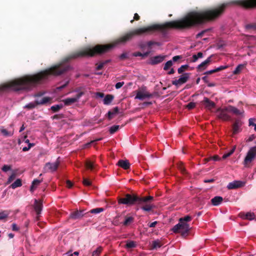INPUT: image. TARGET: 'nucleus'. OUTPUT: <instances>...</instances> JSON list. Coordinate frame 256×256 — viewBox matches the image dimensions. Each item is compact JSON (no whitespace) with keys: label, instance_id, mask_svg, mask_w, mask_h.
I'll list each match as a JSON object with an SVG mask.
<instances>
[{"label":"nucleus","instance_id":"29","mask_svg":"<svg viewBox=\"0 0 256 256\" xmlns=\"http://www.w3.org/2000/svg\"><path fill=\"white\" fill-rule=\"evenodd\" d=\"M0 130L1 132H2V134L4 136H12L13 134H14V132H10V131L9 132L8 130H6V129H4V128H2V129H0Z\"/></svg>","mask_w":256,"mask_h":256},{"label":"nucleus","instance_id":"37","mask_svg":"<svg viewBox=\"0 0 256 256\" xmlns=\"http://www.w3.org/2000/svg\"><path fill=\"white\" fill-rule=\"evenodd\" d=\"M118 112V108H114V111L113 112H112L110 111H109L108 112V118L110 120V119H112V115H114V114H116L117 112Z\"/></svg>","mask_w":256,"mask_h":256},{"label":"nucleus","instance_id":"61","mask_svg":"<svg viewBox=\"0 0 256 256\" xmlns=\"http://www.w3.org/2000/svg\"><path fill=\"white\" fill-rule=\"evenodd\" d=\"M182 58V56H174L172 58V60L174 62H176L179 59L181 58Z\"/></svg>","mask_w":256,"mask_h":256},{"label":"nucleus","instance_id":"55","mask_svg":"<svg viewBox=\"0 0 256 256\" xmlns=\"http://www.w3.org/2000/svg\"><path fill=\"white\" fill-rule=\"evenodd\" d=\"M12 230L14 231H18L19 230V228L18 226L16 224H12Z\"/></svg>","mask_w":256,"mask_h":256},{"label":"nucleus","instance_id":"27","mask_svg":"<svg viewBox=\"0 0 256 256\" xmlns=\"http://www.w3.org/2000/svg\"><path fill=\"white\" fill-rule=\"evenodd\" d=\"M41 181L38 180H34L31 186L30 187V191L32 192H33L34 190L38 186V184L40 183Z\"/></svg>","mask_w":256,"mask_h":256},{"label":"nucleus","instance_id":"41","mask_svg":"<svg viewBox=\"0 0 256 256\" xmlns=\"http://www.w3.org/2000/svg\"><path fill=\"white\" fill-rule=\"evenodd\" d=\"M62 106L55 105V106H52L51 107V110L53 112H58V110H59L62 108Z\"/></svg>","mask_w":256,"mask_h":256},{"label":"nucleus","instance_id":"14","mask_svg":"<svg viewBox=\"0 0 256 256\" xmlns=\"http://www.w3.org/2000/svg\"><path fill=\"white\" fill-rule=\"evenodd\" d=\"M245 182L242 181L236 180L230 182L228 185V188L230 190L234 189L244 186Z\"/></svg>","mask_w":256,"mask_h":256},{"label":"nucleus","instance_id":"45","mask_svg":"<svg viewBox=\"0 0 256 256\" xmlns=\"http://www.w3.org/2000/svg\"><path fill=\"white\" fill-rule=\"evenodd\" d=\"M228 68V65L221 66H219L218 68H216V72H218L221 71L222 70H225Z\"/></svg>","mask_w":256,"mask_h":256},{"label":"nucleus","instance_id":"9","mask_svg":"<svg viewBox=\"0 0 256 256\" xmlns=\"http://www.w3.org/2000/svg\"><path fill=\"white\" fill-rule=\"evenodd\" d=\"M189 78V74L185 73L184 74L180 76V78L178 80H176L172 82V84L178 86H180L186 83Z\"/></svg>","mask_w":256,"mask_h":256},{"label":"nucleus","instance_id":"7","mask_svg":"<svg viewBox=\"0 0 256 256\" xmlns=\"http://www.w3.org/2000/svg\"><path fill=\"white\" fill-rule=\"evenodd\" d=\"M135 99L143 100L145 98H150L152 94L147 91L146 87H142L136 91Z\"/></svg>","mask_w":256,"mask_h":256},{"label":"nucleus","instance_id":"1","mask_svg":"<svg viewBox=\"0 0 256 256\" xmlns=\"http://www.w3.org/2000/svg\"><path fill=\"white\" fill-rule=\"evenodd\" d=\"M227 6L226 4H222L214 8L191 12L184 18L178 20L167 22L161 25L154 24L146 27L138 28L130 32L134 36L142 35L156 30L190 28L218 18L224 12Z\"/></svg>","mask_w":256,"mask_h":256},{"label":"nucleus","instance_id":"17","mask_svg":"<svg viewBox=\"0 0 256 256\" xmlns=\"http://www.w3.org/2000/svg\"><path fill=\"white\" fill-rule=\"evenodd\" d=\"M59 164L60 162L58 160L54 163H47L46 164V168L52 172H54L58 168Z\"/></svg>","mask_w":256,"mask_h":256},{"label":"nucleus","instance_id":"21","mask_svg":"<svg viewBox=\"0 0 256 256\" xmlns=\"http://www.w3.org/2000/svg\"><path fill=\"white\" fill-rule=\"evenodd\" d=\"M85 166L86 170L92 171L96 168V164L94 162L90 160H87L85 163Z\"/></svg>","mask_w":256,"mask_h":256},{"label":"nucleus","instance_id":"11","mask_svg":"<svg viewBox=\"0 0 256 256\" xmlns=\"http://www.w3.org/2000/svg\"><path fill=\"white\" fill-rule=\"evenodd\" d=\"M132 37L133 36L131 32H130L125 34L124 35L122 36L119 38L118 39H117L115 42V44H118L120 43H124L127 41L131 40Z\"/></svg>","mask_w":256,"mask_h":256},{"label":"nucleus","instance_id":"18","mask_svg":"<svg viewBox=\"0 0 256 256\" xmlns=\"http://www.w3.org/2000/svg\"><path fill=\"white\" fill-rule=\"evenodd\" d=\"M240 216L242 219L248 220H252L255 218L254 214L251 212H248L246 213L241 212L240 214Z\"/></svg>","mask_w":256,"mask_h":256},{"label":"nucleus","instance_id":"19","mask_svg":"<svg viewBox=\"0 0 256 256\" xmlns=\"http://www.w3.org/2000/svg\"><path fill=\"white\" fill-rule=\"evenodd\" d=\"M165 58L164 56H158L152 57L150 60V64H156L162 62Z\"/></svg>","mask_w":256,"mask_h":256},{"label":"nucleus","instance_id":"57","mask_svg":"<svg viewBox=\"0 0 256 256\" xmlns=\"http://www.w3.org/2000/svg\"><path fill=\"white\" fill-rule=\"evenodd\" d=\"M96 98H102L104 96V94L102 92H97L95 94Z\"/></svg>","mask_w":256,"mask_h":256},{"label":"nucleus","instance_id":"62","mask_svg":"<svg viewBox=\"0 0 256 256\" xmlns=\"http://www.w3.org/2000/svg\"><path fill=\"white\" fill-rule=\"evenodd\" d=\"M216 68L214 69V70H208V71H207L205 74H211L214 72H216Z\"/></svg>","mask_w":256,"mask_h":256},{"label":"nucleus","instance_id":"51","mask_svg":"<svg viewBox=\"0 0 256 256\" xmlns=\"http://www.w3.org/2000/svg\"><path fill=\"white\" fill-rule=\"evenodd\" d=\"M140 19V16L137 13H136L134 14V19L130 20V22L132 23L134 20H138Z\"/></svg>","mask_w":256,"mask_h":256},{"label":"nucleus","instance_id":"58","mask_svg":"<svg viewBox=\"0 0 256 256\" xmlns=\"http://www.w3.org/2000/svg\"><path fill=\"white\" fill-rule=\"evenodd\" d=\"M128 58L127 54L126 53H123L120 56V58L121 60H124L125 58Z\"/></svg>","mask_w":256,"mask_h":256},{"label":"nucleus","instance_id":"63","mask_svg":"<svg viewBox=\"0 0 256 256\" xmlns=\"http://www.w3.org/2000/svg\"><path fill=\"white\" fill-rule=\"evenodd\" d=\"M15 178L14 174H12L8 179V182H10Z\"/></svg>","mask_w":256,"mask_h":256},{"label":"nucleus","instance_id":"32","mask_svg":"<svg viewBox=\"0 0 256 256\" xmlns=\"http://www.w3.org/2000/svg\"><path fill=\"white\" fill-rule=\"evenodd\" d=\"M9 214L10 212L8 210L0 211V220L6 218Z\"/></svg>","mask_w":256,"mask_h":256},{"label":"nucleus","instance_id":"5","mask_svg":"<svg viewBox=\"0 0 256 256\" xmlns=\"http://www.w3.org/2000/svg\"><path fill=\"white\" fill-rule=\"evenodd\" d=\"M152 196L138 197L135 195H131L130 194H126L125 197L120 198L118 199V202L119 204H122L127 205H133L136 202H146L148 198H152Z\"/></svg>","mask_w":256,"mask_h":256},{"label":"nucleus","instance_id":"36","mask_svg":"<svg viewBox=\"0 0 256 256\" xmlns=\"http://www.w3.org/2000/svg\"><path fill=\"white\" fill-rule=\"evenodd\" d=\"M172 65V60L168 61L164 64V70H168Z\"/></svg>","mask_w":256,"mask_h":256},{"label":"nucleus","instance_id":"4","mask_svg":"<svg viewBox=\"0 0 256 256\" xmlns=\"http://www.w3.org/2000/svg\"><path fill=\"white\" fill-rule=\"evenodd\" d=\"M192 219V217L189 216L180 218L178 224L172 228V231L174 233H180L182 236H186L190 230L187 222L191 221Z\"/></svg>","mask_w":256,"mask_h":256},{"label":"nucleus","instance_id":"20","mask_svg":"<svg viewBox=\"0 0 256 256\" xmlns=\"http://www.w3.org/2000/svg\"><path fill=\"white\" fill-rule=\"evenodd\" d=\"M203 103L204 104L208 110H211L215 107V104L213 102L210 101L207 98H204L203 100Z\"/></svg>","mask_w":256,"mask_h":256},{"label":"nucleus","instance_id":"22","mask_svg":"<svg viewBox=\"0 0 256 256\" xmlns=\"http://www.w3.org/2000/svg\"><path fill=\"white\" fill-rule=\"evenodd\" d=\"M118 165L124 170L128 169L130 166V164L127 160H120L118 162Z\"/></svg>","mask_w":256,"mask_h":256},{"label":"nucleus","instance_id":"48","mask_svg":"<svg viewBox=\"0 0 256 256\" xmlns=\"http://www.w3.org/2000/svg\"><path fill=\"white\" fill-rule=\"evenodd\" d=\"M234 150L235 148H234L232 150H231V151L230 152L224 154L222 156L223 158H226L228 156H230L234 152Z\"/></svg>","mask_w":256,"mask_h":256},{"label":"nucleus","instance_id":"34","mask_svg":"<svg viewBox=\"0 0 256 256\" xmlns=\"http://www.w3.org/2000/svg\"><path fill=\"white\" fill-rule=\"evenodd\" d=\"M162 246L160 242L158 240H154L152 242V248H159Z\"/></svg>","mask_w":256,"mask_h":256},{"label":"nucleus","instance_id":"52","mask_svg":"<svg viewBox=\"0 0 256 256\" xmlns=\"http://www.w3.org/2000/svg\"><path fill=\"white\" fill-rule=\"evenodd\" d=\"M256 122V119L254 118H251L249 119V126H252L256 124L255 122Z\"/></svg>","mask_w":256,"mask_h":256},{"label":"nucleus","instance_id":"56","mask_svg":"<svg viewBox=\"0 0 256 256\" xmlns=\"http://www.w3.org/2000/svg\"><path fill=\"white\" fill-rule=\"evenodd\" d=\"M34 146V144H28V147H24V148H22V150H23L24 152L28 151V150H29L30 148H31L32 146Z\"/></svg>","mask_w":256,"mask_h":256},{"label":"nucleus","instance_id":"39","mask_svg":"<svg viewBox=\"0 0 256 256\" xmlns=\"http://www.w3.org/2000/svg\"><path fill=\"white\" fill-rule=\"evenodd\" d=\"M119 128V126H113L110 127V134H114L116 132Z\"/></svg>","mask_w":256,"mask_h":256},{"label":"nucleus","instance_id":"59","mask_svg":"<svg viewBox=\"0 0 256 256\" xmlns=\"http://www.w3.org/2000/svg\"><path fill=\"white\" fill-rule=\"evenodd\" d=\"M146 43L147 46H148L149 48H150L151 46L155 44L154 42H153L152 41H150Z\"/></svg>","mask_w":256,"mask_h":256},{"label":"nucleus","instance_id":"31","mask_svg":"<svg viewBox=\"0 0 256 256\" xmlns=\"http://www.w3.org/2000/svg\"><path fill=\"white\" fill-rule=\"evenodd\" d=\"M22 181L20 179H17L14 183H12L10 186L12 188L14 189L18 187L22 186Z\"/></svg>","mask_w":256,"mask_h":256},{"label":"nucleus","instance_id":"50","mask_svg":"<svg viewBox=\"0 0 256 256\" xmlns=\"http://www.w3.org/2000/svg\"><path fill=\"white\" fill-rule=\"evenodd\" d=\"M138 46L140 48H141L142 50H144L146 46H146V42H140L139 44H138Z\"/></svg>","mask_w":256,"mask_h":256},{"label":"nucleus","instance_id":"23","mask_svg":"<svg viewBox=\"0 0 256 256\" xmlns=\"http://www.w3.org/2000/svg\"><path fill=\"white\" fill-rule=\"evenodd\" d=\"M34 208L36 214H39L40 213V212L42 210V204L41 202L36 200Z\"/></svg>","mask_w":256,"mask_h":256},{"label":"nucleus","instance_id":"53","mask_svg":"<svg viewBox=\"0 0 256 256\" xmlns=\"http://www.w3.org/2000/svg\"><path fill=\"white\" fill-rule=\"evenodd\" d=\"M80 216V212H74L72 214V216L74 218H79Z\"/></svg>","mask_w":256,"mask_h":256},{"label":"nucleus","instance_id":"35","mask_svg":"<svg viewBox=\"0 0 256 256\" xmlns=\"http://www.w3.org/2000/svg\"><path fill=\"white\" fill-rule=\"evenodd\" d=\"M102 251V248L100 246L96 248V250L92 252V256H99L100 254L101 253Z\"/></svg>","mask_w":256,"mask_h":256},{"label":"nucleus","instance_id":"54","mask_svg":"<svg viewBox=\"0 0 256 256\" xmlns=\"http://www.w3.org/2000/svg\"><path fill=\"white\" fill-rule=\"evenodd\" d=\"M124 82H117L116 84V89H118L120 88L124 84Z\"/></svg>","mask_w":256,"mask_h":256},{"label":"nucleus","instance_id":"33","mask_svg":"<svg viewBox=\"0 0 256 256\" xmlns=\"http://www.w3.org/2000/svg\"><path fill=\"white\" fill-rule=\"evenodd\" d=\"M136 246V244L135 242L130 240V241H128L126 242V248H135Z\"/></svg>","mask_w":256,"mask_h":256},{"label":"nucleus","instance_id":"47","mask_svg":"<svg viewBox=\"0 0 256 256\" xmlns=\"http://www.w3.org/2000/svg\"><path fill=\"white\" fill-rule=\"evenodd\" d=\"M83 184L86 186H89L91 184V182L87 178H84Z\"/></svg>","mask_w":256,"mask_h":256},{"label":"nucleus","instance_id":"8","mask_svg":"<svg viewBox=\"0 0 256 256\" xmlns=\"http://www.w3.org/2000/svg\"><path fill=\"white\" fill-rule=\"evenodd\" d=\"M228 111L226 110V107L224 108H218L217 110V116L218 118L223 120H228L230 119V116L227 114Z\"/></svg>","mask_w":256,"mask_h":256},{"label":"nucleus","instance_id":"6","mask_svg":"<svg viewBox=\"0 0 256 256\" xmlns=\"http://www.w3.org/2000/svg\"><path fill=\"white\" fill-rule=\"evenodd\" d=\"M256 158V146L251 147L248 150L243 162L246 167H249L250 164Z\"/></svg>","mask_w":256,"mask_h":256},{"label":"nucleus","instance_id":"60","mask_svg":"<svg viewBox=\"0 0 256 256\" xmlns=\"http://www.w3.org/2000/svg\"><path fill=\"white\" fill-rule=\"evenodd\" d=\"M198 60V58L197 57V56H196V54H194V55H193V56L192 57V60H191V62H196Z\"/></svg>","mask_w":256,"mask_h":256},{"label":"nucleus","instance_id":"64","mask_svg":"<svg viewBox=\"0 0 256 256\" xmlns=\"http://www.w3.org/2000/svg\"><path fill=\"white\" fill-rule=\"evenodd\" d=\"M72 182L70 180L66 181V186L68 188H72Z\"/></svg>","mask_w":256,"mask_h":256},{"label":"nucleus","instance_id":"30","mask_svg":"<svg viewBox=\"0 0 256 256\" xmlns=\"http://www.w3.org/2000/svg\"><path fill=\"white\" fill-rule=\"evenodd\" d=\"M51 100L50 98L48 97H44L42 98L40 100H37L36 101V104H46L49 102H50Z\"/></svg>","mask_w":256,"mask_h":256},{"label":"nucleus","instance_id":"44","mask_svg":"<svg viewBox=\"0 0 256 256\" xmlns=\"http://www.w3.org/2000/svg\"><path fill=\"white\" fill-rule=\"evenodd\" d=\"M103 210H104L102 208H96L92 209V210H91V212L94 213V214H98V213H100V212H102Z\"/></svg>","mask_w":256,"mask_h":256},{"label":"nucleus","instance_id":"15","mask_svg":"<svg viewBox=\"0 0 256 256\" xmlns=\"http://www.w3.org/2000/svg\"><path fill=\"white\" fill-rule=\"evenodd\" d=\"M226 110H227L228 111V112H232V114L236 116L242 115L244 112V110L241 111L238 110L236 107H234L232 106H226Z\"/></svg>","mask_w":256,"mask_h":256},{"label":"nucleus","instance_id":"28","mask_svg":"<svg viewBox=\"0 0 256 256\" xmlns=\"http://www.w3.org/2000/svg\"><path fill=\"white\" fill-rule=\"evenodd\" d=\"M150 53V51L148 50L146 52L144 53H141L140 52H135L132 54V56H142V57H146Z\"/></svg>","mask_w":256,"mask_h":256},{"label":"nucleus","instance_id":"25","mask_svg":"<svg viewBox=\"0 0 256 256\" xmlns=\"http://www.w3.org/2000/svg\"><path fill=\"white\" fill-rule=\"evenodd\" d=\"M114 98L112 94H107L104 99V104L106 105L110 104Z\"/></svg>","mask_w":256,"mask_h":256},{"label":"nucleus","instance_id":"13","mask_svg":"<svg viewBox=\"0 0 256 256\" xmlns=\"http://www.w3.org/2000/svg\"><path fill=\"white\" fill-rule=\"evenodd\" d=\"M82 92L79 93L76 97L74 98H69L66 99H64L62 100L64 104L66 106H70L72 104L76 102L82 96Z\"/></svg>","mask_w":256,"mask_h":256},{"label":"nucleus","instance_id":"24","mask_svg":"<svg viewBox=\"0 0 256 256\" xmlns=\"http://www.w3.org/2000/svg\"><path fill=\"white\" fill-rule=\"evenodd\" d=\"M223 198L221 196H215L211 200V202L214 206L219 205L222 201Z\"/></svg>","mask_w":256,"mask_h":256},{"label":"nucleus","instance_id":"10","mask_svg":"<svg viewBox=\"0 0 256 256\" xmlns=\"http://www.w3.org/2000/svg\"><path fill=\"white\" fill-rule=\"evenodd\" d=\"M153 200V197L152 196V198H148V199L146 202H138V204H142V209L144 211L149 212L152 210L153 208V205L152 204L150 201Z\"/></svg>","mask_w":256,"mask_h":256},{"label":"nucleus","instance_id":"40","mask_svg":"<svg viewBox=\"0 0 256 256\" xmlns=\"http://www.w3.org/2000/svg\"><path fill=\"white\" fill-rule=\"evenodd\" d=\"M188 68V65H183L180 68H178V74H182L184 72L187 68Z\"/></svg>","mask_w":256,"mask_h":256},{"label":"nucleus","instance_id":"38","mask_svg":"<svg viewBox=\"0 0 256 256\" xmlns=\"http://www.w3.org/2000/svg\"><path fill=\"white\" fill-rule=\"evenodd\" d=\"M134 220V218L132 216H129V217H128L126 218L124 222V225H128L129 224H130L131 222H132Z\"/></svg>","mask_w":256,"mask_h":256},{"label":"nucleus","instance_id":"26","mask_svg":"<svg viewBox=\"0 0 256 256\" xmlns=\"http://www.w3.org/2000/svg\"><path fill=\"white\" fill-rule=\"evenodd\" d=\"M246 64H240L237 66L234 70L233 72L234 74H238L246 67Z\"/></svg>","mask_w":256,"mask_h":256},{"label":"nucleus","instance_id":"46","mask_svg":"<svg viewBox=\"0 0 256 256\" xmlns=\"http://www.w3.org/2000/svg\"><path fill=\"white\" fill-rule=\"evenodd\" d=\"M106 63V62H100L99 64H96V68L97 70H101L104 66L105 64Z\"/></svg>","mask_w":256,"mask_h":256},{"label":"nucleus","instance_id":"43","mask_svg":"<svg viewBox=\"0 0 256 256\" xmlns=\"http://www.w3.org/2000/svg\"><path fill=\"white\" fill-rule=\"evenodd\" d=\"M11 168H12V167L10 166L5 164L3 166L2 170L3 172H6L10 170Z\"/></svg>","mask_w":256,"mask_h":256},{"label":"nucleus","instance_id":"3","mask_svg":"<svg viewBox=\"0 0 256 256\" xmlns=\"http://www.w3.org/2000/svg\"><path fill=\"white\" fill-rule=\"evenodd\" d=\"M114 45L108 44H98L93 48H86L78 52H76L71 56V58H76L84 56H94L96 55L101 54L108 52Z\"/></svg>","mask_w":256,"mask_h":256},{"label":"nucleus","instance_id":"2","mask_svg":"<svg viewBox=\"0 0 256 256\" xmlns=\"http://www.w3.org/2000/svg\"><path fill=\"white\" fill-rule=\"evenodd\" d=\"M68 66L58 64L33 75H26L0 85V92L29 90L46 80L48 76H58L66 72Z\"/></svg>","mask_w":256,"mask_h":256},{"label":"nucleus","instance_id":"49","mask_svg":"<svg viewBox=\"0 0 256 256\" xmlns=\"http://www.w3.org/2000/svg\"><path fill=\"white\" fill-rule=\"evenodd\" d=\"M37 104L34 103H30L25 106V108L31 109L34 108Z\"/></svg>","mask_w":256,"mask_h":256},{"label":"nucleus","instance_id":"16","mask_svg":"<svg viewBox=\"0 0 256 256\" xmlns=\"http://www.w3.org/2000/svg\"><path fill=\"white\" fill-rule=\"evenodd\" d=\"M211 62V57H208L206 60L202 62L200 64H199L198 67V70L199 71H202L206 69L208 66Z\"/></svg>","mask_w":256,"mask_h":256},{"label":"nucleus","instance_id":"42","mask_svg":"<svg viewBox=\"0 0 256 256\" xmlns=\"http://www.w3.org/2000/svg\"><path fill=\"white\" fill-rule=\"evenodd\" d=\"M195 106H196V104L194 102H190L186 106V107L188 110H192V109L194 108Z\"/></svg>","mask_w":256,"mask_h":256},{"label":"nucleus","instance_id":"12","mask_svg":"<svg viewBox=\"0 0 256 256\" xmlns=\"http://www.w3.org/2000/svg\"><path fill=\"white\" fill-rule=\"evenodd\" d=\"M132 37L133 36L131 32H130L125 34L124 35L122 36L119 38L118 39H117L115 42V44H118L120 43H124L127 41L131 40Z\"/></svg>","mask_w":256,"mask_h":256}]
</instances>
